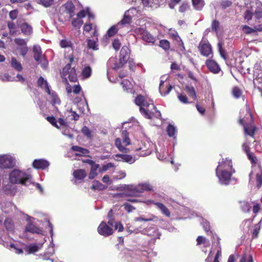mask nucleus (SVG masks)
Returning <instances> with one entry per match:
<instances>
[{
	"instance_id": "nucleus-1",
	"label": "nucleus",
	"mask_w": 262,
	"mask_h": 262,
	"mask_svg": "<svg viewBox=\"0 0 262 262\" xmlns=\"http://www.w3.org/2000/svg\"><path fill=\"white\" fill-rule=\"evenodd\" d=\"M135 103L140 106V112L146 119L152 118L159 119L161 117L160 112L157 109L152 100H147L141 95H138L135 99Z\"/></svg>"
},
{
	"instance_id": "nucleus-2",
	"label": "nucleus",
	"mask_w": 262,
	"mask_h": 262,
	"mask_svg": "<svg viewBox=\"0 0 262 262\" xmlns=\"http://www.w3.org/2000/svg\"><path fill=\"white\" fill-rule=\"evenodd\" d=\"M243 149L246 152L248 159L252 163V170L249 174L250 178L252 179L255 176L257 182V186L258 187H260L262 184V171L260 166L257 164V158L252 153L250 152V148L247 143L243 144Z\"/></svg>"
},
{
	"instance_id": "nucleus-3",
	"label": "nucleus",
	"mask_w": 262,
	"mask_h": 262,
	"mask_svg": "<svg viewBox=\"0 0 262 262\" xmlns=\"http://www.w3.org/2000/svg\"><path fill=\"white\" fill-rule=\"evenodd\" d=\"M253 16L256 19L262 18V3L259 1L255 0L247 5L244 18L248 21L252 19Z\"/></svg>"
},
{
	"instance_id": "nucleus-4",
	"label": "nucleus",
	"mask_w": 262,
	"mask_h": 262,
	"mask_svg": "<svg viewBox=\"0 0 262 262\" xmlns=\"http://www.w3.org/2000/svg\"><path fill=\"white\" fill-rule=\"evenodd\" d=\"M31 176L25 171L14 169L9 174V181L12 184L25 185Z\"/></svg>"
},
{
	"instance_id": "nucleus-5",
	"label": "nucleus",
	"mask_w": 262,
	"mask_h": 262,
	"mask_svg": "<svg viewBox=\"0 0 262 262\" xmlns=\"http://www.w3.org/2000/svg\"><path fill=\"white\" fill-rule=\"evenodd\" d=\"M61 77L64 81L68 85V79L71 82H76L77 80L76 69L71 68L70 64H67L63 69L61 72Z\"/></svg>"
},
{
	"instance_id": "nucleus-6",
	"label": "nucleus",
	"mask_w": 262,
	"mask_h": 262,
	"mask_svg": "<svg viewBox=\"0 0 262 262\" xmlns=\"http://www.w3.org/2000/svg\"><path fill=\"white\" fill-rule=\"evenodd\" d=\"M134 32L138 36L147 42L154 43L156 41L155 37L145 29L138 27L134 29Z\"/></svg>"
},
{
	"instance_id": "nucleus-7",
	"label": "nucleus",
	"mask_w": 262,
	"mask_h": 262,
	"mask_svg": "<svg viewBox=\"0 0 262 262\" xmlns=\"http://www.w3.org/2000/svg\"><path fill=\"white\" fill-rule=\"evenodd\" d=\"M234 172L235 171L216 170V175L219 179V182L226 185L229 184L231 176Z\"/></svg>"
},
{
	"instance_id": "nucleus-8",
	"label": "nucleus",
	"mask_w": 262,
	"mask_h": 262,
	"mask_svg": "<svg viewBox=\"0 0 262 262\" xmlns=\"http://www.w3.org/2000/svg\"><path fill=\"white\" fill-rule=\"evenodd\" d=\"M97 231L99 234L105 237L111 235L114 233L113 229L104 221L101 222L99 224Z\"/></svg>"
},
{
	"instance_id": "nucleus-9",
	"label": "nucleus",
	"mask_w": 262,
	"mask_h": 262,
	"mask_svg": "<svg viewBox=\"0 0 262 262\" xmlns=\"http://www.w3.org/2000/svg\"><path fill=\"white\" fill-rule=\"evenodd\" d=\"M216 170L235 171L233 168L231 160L227 158H223L221 161L219 162V165Z\"/></svg>"
},
{
	"instance_id": "nucleus-10",
	"label": "nucleus",
	"mask_w": 262,
	"mask_h": 262,
	"mask_svg": "<svg viewBox=\"0 0 262 262\" xmlns=\"http://www.w3.org/2000/svg\"><path fill=\"white\" fill-rule=\"evenodd\" d=\"M13 160L11 157L8 155H3L0 156V168L8 169L14 166Z\"/></svg>"
},
{
	"instance_id": "nucleus-11",
	"label": "nucleus",
	"mask_w": 262,
	"mask_h": 262,
	"mask_svg": "<svg viewBox=\"0 0 262 262\" xmlns=\"http://www.w3.org/2000/svg\"><path fill=\"white\" fill-rule=\"evenodd\" d=\"M198 49L201 55L205 56H209L212 53L211 45L206 40H202L199 43Z\"/></svg>"
},
{
	"instance_id": "nucleus-12",
	"label": "nucleus",
	"mask_w": 262,
	"mask_h": 262,
	"mask_svg": "<svg viewBox=\"0 0 262 262\" xmlns=\"http://www.w3.org/2000/svg\"><path fill=\"white\" fill-rule=\"evenodd\" d=\"M129 55L130 50L129 48L126 46L122 47L120 50L119 59L121 65L124 66L127 62L129 58Z\"/></svg>"
},
{
	"instance_id": "nucleus-13",
	"label": "nucleus",
	"mask_w": 262,
	"mask_h": 262,
	"mask_svg": "<svg viewBox=\"0 0 262 262\" xmlns=\"http://www.w3.org/2000/svg\"><path fill=\"white\" fill-rule=\"evenodd\" d=\"M218 37V42L217 44V50L220 54L221 57L225 60L227 59V52L224 48V40L220 36L219 33H216Z\"/></svg>"
},
{
	"instance_id": "nucleus-14",
	"label": "nucleus",
	"mask_w": 262,
	"mask_h": 262,
	"mask_svg": "<svg viewBox=\"0 0 262 262\" xmlns=\"http://www.w3.org/2000/svg\"><path fill=\"white\" fill-rule=\"evenodd\" d=\"M245 121L244 118L240 119L239 121V123L244 126L245 134L252 137L253 136L255 129V126L252 123H250L248 125H245Z\"/></svg>"
},
{
	"instance_id": "nucleus-15",
	"label": "nucleus",
	"mask_w": 262,
	"mask_h": 262,
	"mask_svg": "<svg viewBox=\"0 0 262 262\" xmlns=\"http://www.w3.org/2000/svg\"><path fill=\"white\" fill-rule=\"evenodd\" d=\"M32 166L35 169H45L48 167L49 163L43 159H35L32 163Z\"/></svg>"
},
{
	"instance_id": "nucleus-16",
	"label": "nucleus",
	"mask_w": 262,
	"mask_h": 262,
	"mask_svg": "<svg viewBox=\"0 0 262 262\" xmlns=\"http://www.w3.org/2000/svg\"><path fill=\"white\" fill-rule=\"evenodd\" d=\"M22 33L26 36H30L33 33V28L27 23H24L19 25Z\"/></svg>"
},
{
	"instance_id": "nucleus-17",
	"label": "nucleus",
	"mask_w": 262,
	"mask_h": 262,
	"mask_svg": "<svg viewBox=\"0 0 262 262\" xmlns=\"http://www.w3.org/2000/svg\"><path fill=\"white\" fill-rule=\"evenodd\" d=\"M71 149L78 152L75 154L77 157L85 156L90 153V151L86 148L77 145L73 146Z\"/></svg>"
},
{
	"instance_id": "nucleus-18",
	"label": "nucleus",
	"mask_w": 262,
	"mask_h": 262,
	"mask_svg": "<svg viewBox=\"0 0 262 262\" xmlns=\"http://www.w3.org/2000/svg\"><path fill=\"white\" fill-rule=\"evenodd\" d=\"M152 190V187L149 183H143L139 184L134 190V193L135 192L138 193H142L145 191H151Z\"/></svg>"
},
{
	"instance_id": "nucleus-19",
	"label": "nucleus",
	"mask_w": 262,
	"mask_h": 262,
	"mask_svg": "<svg viewBox=\"0 0 262 262\" xmlns=\"http://www.w3.org/2000/svg\"><path fill=\"white\" fill-rule=\"evenodd\" d=\"M168 34L173 40L177 42V44L179 46L184 47V43L181 38L179 36L178 32L176 30L170 29Z\"/></svg>"
},
{
	"instance_id": "nucleus-20",
	"label": "nucleus",
	"mask_w": 262,
	"mask_h": 262,
	"mask_svg": "<svg viewBox=\"0 0 262 262\" xmlns=\"http://www.w3.org/2000/svg\"><path fill=\"white\" fill-rule=\"evenodd\" d=\"M115 157L117 158H120L121 160L123 162L129 163L130 164L134 163L136 159L133 157L129 155L126 154H116ZM117 161H120L121 160L116 159Z\"/></svg>"
},
{
	"instance_id": "nucleus-21",
	"label": "nucleus",
	"mask_w": 262,
	"mask_h": 262,
	"mask_svg": "<svg viewBox=\"0 0 262 262\" xmlns=\"http://www.w3.org/2000/svg\"><path fill=\"white\" fill-rule=\"evenodd\" d=\"M107 63L111 68L115 70H117L123 66V65H121L120 61L118 60L117 58L116 57L110 58Z\"/></svg>"
},
{
	"instance_id": "nucleus-22",
	"label": "nucleus",
	"mask_w": 262,
	"mask_h": 262,
	"mask_svg": "<svg viewBox=\"0 0 262 262\" xmlns=\"http://www.w3.org/2000/svg\"><path fill=\"white\" fill-rule=\"evenodd\" d=\"M37 83L38 87L41 88H44L46 92L48 93V95H50L51 91L47 80H45L42 77L40 76L38 78Z\"/></svg>"
},
{
	"instance_id": "nucleus-23",
	"label": "nucleus",
	"mask_w": 262,
	"mask_h": 262,
	"mask_svg": "<svg viewBox=\"0 0 262 262\" xmlns=\"http://www.w3.org/2000/svg\"><path fill=\"white\" fill-rule=\"evenodd\" d=\"M25 231L32 233H40L42 232V230L33 224L29 223L25 228Z\"/></svg>"
},
{
	"instance_id": "nucleus-24",
	"label": "nucleus",
	"mask_w": 262,
	"mask_h": 262,
	"mask_svg": "<svg viewBox=\"0 0 262 262\" xmlns=\"http://www.w3.org/2000/svg\"><path fill=\"white\" fill-rule=\"evenodd\" d=\"M73 175L75 179L82 180L86 177V173L84 169H80L75 170L73 171Z\"/></svg>"
},
{
	"instance_id": "nucleus-25",
	"label": "nucleus",
	"mask_w": 262,
	"mask_h": 262,
	"mask_svg": "<svg viewBox=\"0 0 262 262\" xmlns=\"http://www.w3.org/2000/svg\"><path fill=\"white\" fill-rule=\"evenodd\" d=\"M64 7L67 12L69 14L70 17H72L74 15L75 7L72 1H68L64 4Z\"/></svg>"
},
{
	"instance_id": "nucleus-26",
	"label": "nucleus",
	"mask_w": 262,
	"mask_h": 262,
	"mask_svg": "<svg viewBox=\"0 0 262 262\" xmlns=\"http://www.w3.org/2000/svg\"><path fill=\"white\" fill-rule=\"evenodd\" d=\"M242 31L246 34H250L256 31H262V26H254L252 28L248 26L244 25L242 26Z\"/></svg>"
},
{
	"instance_id": "nucleus-27",
	"label": "nucleus",
	"mask_w": 262,
	"mask_h": 262,
	"mask_svg": "<svg viewBox=\"0 0 262 262\" xmlns=\"http://www.w3.org/2000/svg\"><path fill=\"white\" fill-rule=\"evenodd\" d=\"M154 204L161 211L162 213L167 217H170V212L163 203L155 202Z\"/></svg>"
},
{
	"instance_id": "nucleus-28",
	"label": "nucleus",
	"mask_w": 262,
	"mask_h": 262,
	"mask_svg": "<svg viewBox=\"0 0 262 262\" xmlns=\"http://www.w3.org/2000/svg\"><path fill=\"white\" fill-rule=\"evenodd\" d=\"M10 65L12 68L18 72H20L23 70V67L19 61L14 57H12L10 61Z\"/></svg>"
},
{
	"instance_id": "nucleus-29",
	"label": "nucleus",
	"mask_w": 262,
	"mask_h": 262,
	"mask_svg": "<svg viewBox=\"0 0 262 262\" xmlns=\"http://www.w3.org/2000/svg\"><path fill=\"white\" fill-rule=\"evenodd\" d=\"M185 91L188 95L190 99H192L191 102H192L196 99V92L193 86H186Z\"/></svg>"
},
{
	"instance_id": "nucleus-30",
	"label": "nucleus",
	"mask_w": 262,
	"mask_h": 262,
	"mask_svg": "<svg viewBox=\"0 0 262 262\" xmlns=\"http://www.w3.org/2000/svg\"><path fill=\"white\" fill-rule=\"evenodd\" d=\"M4 226L6 230L10 232L14 231V224L13 220L10 218H7L4 221Z\"/></svg>"
},
{
	"instance_id": "nucleus-31",
	"label": "nucleus",
	"mask_w": 262,
	"mask_h": 262,
	"mask_svg": "<svg viewBox=\"0 0 262 262\" xmlns=\"http://www.w3.org/2000/svg\"><path fill=\"white\" fill-rule=\"evenodd\" d=\"M128 12L129 11H127L125 12L123 18L118 23V25H125L130 24L132 21V17L128 14Z\"/></svg>"
},
{
	"instance_id": "nucleus-32",
	"label": "nucleus",
	"mask_w": 262,
	"mask_h": 262,
	"mask_svg": "<svg viewBox=\"0 0 262 262\" xmlns=\"http://www.w3.org/2000/svg\"><path fill=\"white\" fill-rule=\"evenodd\" d=\"M99 167L98 164H95L91 167V170L89 173V178L90 179L92 180L94 179L97 175V169Z\"/></svg>"
},
{
	"instance_id": "nucleus-33",
	"label": "nucleus",
	"mask_w": 262,
	"mask_h": 262,
	"mask_svg": "<svg viewBox=\"0 0 262 262\" xmlns=\"http://www.w3.org/2000/svg\"><path fill=\"white\" fill-rule=\"evenodd\" d=\"M59 46L61 48H71L72 51L74 50L73 43L71 41L67 39H61L59 42Z\"/></svg>"
},
{
	"instance_id": "nucleus-34",
	"label": "nucleus",
	"mask_w": 262,
	"mask_h": 262,
	"mask_svg": "<svg viewBox=\"0 0 262 262\" xmlns=\"http://www.w3.org/2000/svg\"><path fill=\"white\" fill-rule=\"evenodd\" d=\"M130 195H131V194L127 193H119L114 195L115 196H116L118 198L125 199L126 201L130 202L137 203L139 202L137 199H125L126 197L129 196Z\"/></svg>"
},
{
	"instance_id": "nucleus-35",
	"label": "nucleus",
	"mask_w": 262,
	"mask_h": 262,
	"mask_svg": "<svg viewBox=\"0 0 262 262\" xmlns=\"http://www.w3.org/2000/svg\"><path fill=\"white\" fill-rule=\"evenodd\" d=\"M33 51L34 52V59L37 62L39 61L42 54V51L40 47L34 46Z\"/></svg>"
},
{
	"instance_id": "nucleus-36",
	"label": "nucleus",
	"mask_w": 262,
	"mask_h": 262,
	"mask_svg": "<svg viewBox=\"0 0 262 262\" xmlns=\"http://www.w3.org/2000/svg\"><path fill=\"white\" fill-rule=\"evenodd\" d=\"M164 82L163 81H161L159 86V91L162 96H165L168 94L172 89V86L170 84H168L166 88L167 89L166 91L163 90Z\"/></svg>"
},
{
	"instance_id": "nucleus-37",
	"label": "nucleus",
	"mask_w": 262,
	"mask_h": 262,
	"mask_svg": "<svg viewBox=\"0 0 262 262\" xmlns=\"http://www.w3.org/2000/svg\"><path fill=\"white\" fill-rule=\"evenodd\" d=\"M7 24L9 30V34L11 35L16 34L17 31L16 30V27L15 23L12 21H8Z\"/></svg>"
},
{
	"instance_id": "nucleus-38",
	"label": "nucleus",
	"mask_w": 262,
	"mask_h": 262,
	"mask_svg": "<svg viewBox=\"0 0 262 262\" xmlns=\"http://www.w3.org/2000/svg\"><path fill=\"white\" fill-rule=\"evenodd\" d=\"M115 145L119 150L122 152H127L128 149L121 144V140L118 138L115 139Z\"/></svg>"
},
{
	"instance_id": "nucleus-39",
	"label": "nucleus",
	"mask_w": 262,
	"mask_h": 262,
	"mask_svg": "<svg viewBox=\"0 0 262 262\" xmlns=\"http://www.w3.org/2000/svg\"><path fill=\"white\" fill-rule=\"evenodd\" d=\"M123 143L125 146L129 145L131 144L130 140L128 137V133L126 130H123L121 133Z\"/></svg>"
},
{
	"instance_id": "nucleus-40",
	"label": "nucleus",
	"mask_w": 262,
	"mask_h": 262,
	"mask_svg": "<svg viewBox=\"0 0 262 262\" xmlns=\"http://www.w3.org/2000/svg\"><path fill=\"white\" fill-rule=\"evenodd\" d=\"M92 72V68L90 66H88L84 67L82 69L81 74L84 78H88L91 76Z\"/></svg>"
},
{
	"instance_id": "nucleus-41",
	"label": "nucleus",
	"mask_w": 262,
	"mask_h": 262,
	"mask_svg": "<svg viewBox=\"0 0 262 262\" xmlns=\"http://www.w3.org/2000/svg\"><path fill=\"white\" fill-rule=\"evenodd\" d=\"M93 183L94 184L92 185L91 188L94 190H102L105 188V187L98 181H94Z\"/></svg>"
},
{
	"instance_id": "nucleus-42",
	"label": "nucleus",
	"mask_w": 262,
	"mask_h": 262,
	"mask_svg": "<svg viewBox=\"0 0 262 262\" xmlns=\"http://www.w3.org/2000/svg\"><path fill=\"white\" fill-rule=\"evenodd\" d=\"M166 131L168 135L170 137H174L176 133H177V129L176 127L170 124L167 126Z\"/></svg>"
},
{
	"instance_id": "nucleus-43",
	"label": "nucleus",
	"mask_w": 262,
	"mask_h": 262,
	"mask_svg": "<svg viewBox=\"0 0 262 262\" xmlns=\"http://www.w3.org/2000/svg\"><path fill=\"white\" fill-rule=\"evenodd\" d=\"M51 95V103L53 105L60 104V100L58 97V95L55 93H52L50 94Z\"/></svg>"
},
{
	"instance_id": "nucleus-44",
	"label": "nucleus",
	"mask_w": 262,
	"mask_h": 262,
	"mask_svg": "<svg viewBox=\"0 0 262 262\" xmlns=\"http://www.w3.org/2000/svg\"><path fill=\"white\" fill-rule=\"evenodd\" d=\"M159 46L164 50H168L170 47V42L166 39H162L159 42Z\"/></svg>"
},
{
	"instance_id": "nucleus-45",
	"label": "nucleus",
	"mask_w": 262,
	"mask_h": 262,
	"mask_svg": "<svg viewBox=\"0 0 262 262\" xmlns=\"http://www.w3.org/2000/svg\"><path fill=\"white\" fill-rule=\"evenodd\" d=\"M192 5L196 10L201 9L204 6L203 0H192Z\"/></svg>"
},
{
	"instance_id": "nucleus-46",
	"label": "nucleus",
	"mask_w": 262,
	"mask_h": 262,
	"mask_svg": "<svg viewBox=\"0 0 262 262\" xmlns=\"http://www.w3.org/2000/svg\"><path fill=\"white\" fill-rule=\"evenodd\" d=\"M83 24V20L78 18L73 19L72 21V26L77 28H80Z\"/></svg>"
},
{
	"instance_id": "nucleus-47",
	"label": "nucleus",
	"mask_w": 262,
	"mask_h": 262,
	"mask_svg": "<svg viewBox=\"0 0 262 262\" xmlns=\"http://www.w3.org/2000/svg\"><path fill=\"white\" fill-rule=\"evenodd\" d=\"M197 245L204 244L205 246L209 245V242L207 239L202 236H199L196 239Z\"/></svg>"
},
{
	"instance_id": "nucleus-48",
	"label": "nucleus",
	"mask_w": 262,
	"mask_h": 262,
	"mask_svg": "<svg viewBox=\"0 0 262 262\" xmlns=\"http://www.w3.org/2000/svg\"><path fill=\"white\" fill-rule=\"evenodd\" d=\"M82 133L85 136L88 138L91 139L92 137V132L86 126L82 127L81 129Z\"/></svg>"
},
{
	"instance_id": "nucleus-49",
	"label": "nucleus",
	"mask_w": 262,
	"mask_h": 262,
	"mask_svg": "<svg viewBox=\"0 0 262 262\" xmlns=\"http://www.w3.org/2000/svg\"><path fill=\"white\" fill-rule=\"evenodd\" d=\"M47 120L53 126L57 128H59V126L57 124V121L54 117L53 116H48L46 118Z\"/></svg>"
},
{
	"instance_id": "nucleus-50",
	"label": "nucleus",
	"mask_w": 262,
	"mask_h": 262,
	"mask_svg": "<svg viewBox=\"0 0 262 262\" xmlns=\"http://www.w3.org/2000/svg\"><path fill=\"white\" fill-rule=\"evenodd\" d=\"M87 43L88 47L89 49H92L94 50H96L97 49L96 42L95 40L91 39H88Z\"/></svg>"
},
{
	"instance_id": "nucleus-51",
	"label": "nucleus",
	"mask_w": 262,
	"mask_h": 262,
	"mask_svg": "<svg viewBox=\"0 0 262 262\" xmlns=\"http://www.w3.org/2000/svg\"><path fill=\"white\" fill-rule=\"evenodd\" d=\"M118 32V29L115 26H112L107 31V34L108 37L114 36Z\"/></svg>"
},
{
	"instance_id": "nucleus-52",
	"label": "nucleus",
	"mask_w": 262,
	"mask_h": 262,
	"mask_svg": "<svg viewBox=\"0 0 262 262\" xmlns=\"http://www.w3.org/2000/svg\"><path fill=\"white\" fill-rule=\"evenodd\" d=\"M28 253H35L39 250V248L38 246L36 245H29L27 247Z\"/></svg>"
},
{
	"instance_id": "nucleus-53",
	"label": "nucleus",
	"mask_w": 262,
	"mask_h": 262,
	"mask_svg": "<svg viewBox=\"0 0 262 262\" xmlns=\"http://www.w3.org/2000/svg\"><path fill=\"white\" fill-rule=\"evenodd\" d=\"M14 41L16 45L21 47L27 46V43L24 39L19 38H15Z\"/></svg>"
},
{
	"instance_id": "nucleus-54",
	"label": "nucleus",
	"mask_w": 262,
	"mask_h": 262,
	"mask_svg": "<svg viewBox=\"0 0 262 262\" xmlns=\"http://www.w3.org/2000/svg\"><path fill=\"white\" fill-rule=\"evenodd\" d=\"M232 94L236 98H238L242 95L241 90L237 87H234L232 90Z\"/></svg>"
},
{
	"instance_id": "nucleus-55",
	"label": "nucleus",
	"mask_w": 262,
	"mask_h": 262,
	"mask_svg": "<svg viewBox=\"0 0 262 262\" xmlns=\"http://www.w3.org/2000/svg\"><path fill=\"white\" fill-rule=\"evenodd\" d=\"M216 253L214 258V262H219V258L221 257L222 255L221 247L220 245L216 248Z\"/></svg>"
},
{
	"instance_id": "nucleus-56",
	"label": "nucleus",
	"mask_w": 262,
	"mask_h": 262,
	"mask_svg": "<svg viewBox=\"0 0 262 262\" xmlns=\"http://www.w3.org/2000/svg\"><path fill=\"white\" fill-rule=\"evenodd\" d=\"M18 11L16 9L11 11L9 12V16L12 20H15L18 16Z\"/></svg>"
},
{
	"instance_id": "nucleus-57",
	"label": "nucleus",
	"mask_w": 262,
	"mask_h": 262,
	"mask_svg": "<svg viewBox=\"0 0 262 262\" xmlns=\"http://www.w3.org/2000/svg\"><path fill=\"white\" fill-rule=\"evenodd\" d=\"M112 46L116 51H118L121 47V42L118 39H115L112 42Z\"/></svg>"
},
{
	"instance_id": "nucleus-58",
	"label": "nucleus",
	"mask_w": 262,
	"mask_h": 262,
	"mask_svg": "<svg viewBox=\"0 0 262 262\" xmlns=\"http://www.w3.org/2000/svg\"><path fill=\"white\" fill-rule=\"evenodd\" d=\"M54 0H39L40 3L45 7L51 6Z\"/></svg>"
},
{
	"instance_id": "nucleus-59",
	"label": "nucleus",
	"mask_w": 262,
	"mask_h": 262,
	"mask_svg": "<svg viewBox=\"0 0 262 262\" xmlns=\"http://www.w3.org/2000/svg\"><path fill=\"white\" fill-rule=\"evenodd\" d=\"M189 9V6L186 3H183L179 7V11L183 13Z\"/></svg>"
},
{
	"instance_id": "nucleus-60",
	"label": "nucleus",
	"mask_w": 262,
	"mask_h": 262,
	"mask_svg": "<svg viewBox=\"0 0 262 262\" xmlns=\"http://www.w3.org/2000/svg\"><path fill=\"white\" fill-rule=\"evenodd\" d=\"M123 206L124 207V208L125 209V210L128 213L132 212L133 210L135 209V207H134L133 206H132L131 205H130L129 204H128L127 203H125L123 205Z\"/></svg>"
},
{
	"instance_id": "nucleus-61",
	"label": "nucleus",
	"mask_w": 262,
	"mask_h": 262,
	"mask_svg": "<svg viewBox=\"0 0 262 262\" xmlns=\"http://www.w3.org/2000/svg\"><path fill=\"white\" fill-rule=\"evenodd\" d=\"M115 166L114 163L110 162L102 166L101 172L105 171L110 168L114 167Z\"/></svg>"
},
{
	"instance_id": "nucleus-62",
	"label": "nucleus",
	"mask_w": 262,
	"mask_h": 262,
	"mask_svg": "<svg viewBox=\"0 0 262 262\" xmlns=\"http://www.w3.org/2000/svg\"><path fill=\"white\" fill-rule=\"evenodd\" d=\"M19 51L20 54L22 56L25 57L28 53V48L27 46L22 47L19 49Z\"/></svg>"
},
{
	"instance_id": "nucleus-63",
	"label": "nucleus",
	"mask_w": 262,
	"mask_h": 262,
	"mask_svg": "<svg viewBox=\"0 0 262 262\" xmlns=\"http://www.w3.org/2000/svg\"><path fill=\"white\" fill-rule=\"evenodd\" d=\"M179 100L183 103H188L191 102V101H188V98L186 95L183 94H180L178 96Z\"/></svg>"
},
{
	"instance_id": "nucleus-64",
	"label": "nucleus",
	"mask_w": 262,
	"mask_h": 262,
	"mask_svg": "<svg viewBox=\"0 0 262 262\" xmlns=\"http://www.w3.org/2000/svg\"><path fill=\"white\" fill-rule=\"evenodd\" d=\"M206 66L211 72H213V60L208 59L206 62Z\"/></svg>"
}]
</instances>
